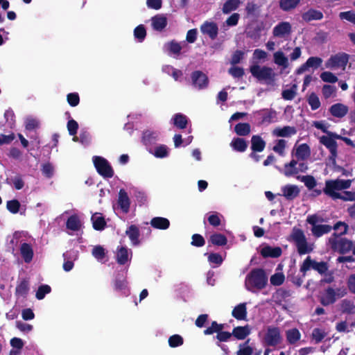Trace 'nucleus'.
Segmentation results:
<instances>
[{
	"instance_id": "obj_9",
	"label": "nucleus",
	"mask_w": 355,
	"mask_h": 355,
	"mask_svg": "<svg viewBox=\"0 0 355 355\" xmlns=\"http://www.w3.org/2000/svg\"><path fill=\"white\" fill-rule=\"evenodd\" d=\"M329 242L332 248L338 250L340 254H345L353 250L352 241L347 238H340L339 240L331 238Z\"/></svg>"
},
{
	"instance_id": "obj_39",
	"label": "nucleus",
	"mask_w": 355,
	"mask_h": 355,
	"mask_svg": "<svg viewBox=\"0 0 355 355\" xmlns=\"http://www.w3.org/2000/svg\"><path fill=\"white\" fill-rule=\"evenodd\" d=\"M250 131L251 126L248 123H239L234 126V132L239 136H247Z\"/></svg>"
},
{
	"instance_id": "obj_21",
	"label": "nucleus",
	"mask_w": 355,
	"mask_h": 355,
	"mask_svg": "<svg viewBox=\"0 0 355 355\" xmlns=\"http://www.w3.org/2000/svg\"><path fill=\"white\" fill-rule=\"evenodd\" d=\"M19 250L24 262L26 263H31L34 256V252L31 245L28 243H23L21 244Z\"/></svg>"
},
{
	"instance_id": "obj_29",
	"label": "nucleus",
	"mask_w": 355,
	"mask_h": 355,
	"mask_svg": "<svg viewBox=\"0 0 355 355\" xmlns=\"http://www.w3.org/2000/svg\"><path fill=\"white\" fill-rule=\"evenodd\" d=\"M232 316L239 320H245L247 317L246 303L236 305L232 311Z\"/></svg>"
},
{
	"instance_id": "obj_22",
	"label": "nucleus",
	"mask_w": 355,
	"mask_h": 355,
	"mask_svg": "<svg viewBox=\"0 0 355 355\" xmlns=\"http://www.w3.org/2000/svg\"><path fill=\"white\" fill-rule=\"evenodd\" d=\"M297 133V130L293 126L286 125L282 128L278 127L274 129L272 134L279 137H289Z\"/></svg>"
},
{
	"instance_id": "obj_19",
	"label": "nucleus",
	"mask_w": 355,
	"mask_h": 355,
	"mask_svg": "<svg viewBox=\"0 0 355 355\" xmlns=\"http://www.w3.org/2000/svg\"><path fill=\"white\" fill-rule=\"evenodd\" d=\"M30 291V282L28 278L22 279L16 286L15 294L17 297H26Z\"/></svg>"
},
{
	"instance_id": "obj_12",
	"label": "nucleus",
	"mask_w": 355,
	"mask_h": 355,
	"mask_svg": "<svg viewBox=\"0 0 355 355\" xmlns=\"http://www.w3.org/2000/svg\"><path fill=\"white\" fill-rule=\"evenodd\" d=\"M200 29L203 35H208L212 40H216L218 34V26L214 21H205L200 26Z\"/></svg>"
},
{
	"instance_id": "obj_49",
	"label": "nucleus",
	"mask_w": 355,
	"mask_h": 355,
	"mask_svg": "<svg viewBox=\"0 0 355 355\" xmlns=\"http://www.w3.org/2000/svg\"><path fill=\"white\" fill-rule=\"evenodd\" d=\"M297 86L293 85L290 89H284L282 92V96L284 100L291 101L296 96Z\"/></svg>"
},
{
	"instance_id": "obj_40",
	"label": "nucleus",
	"mask_w": 355,
	"mask_h": 355,
	"mask_svg": "<svg viewBox=\"0 0 355 355\" xmlns=\"http://www.w3.org/2000/svg\"><path fill=\"white\" fill-rule=\"evenodd\" d=\"M259 113L262 114L261 123H270L273 121V119L276 117V112L273 110H263Z\"/></svg>"
},
{
	"instance_id": "obj_53",
	"label": "nucleus",
	"mask_w": 355,
	"mask_h": 355,
	"mask_svg": "<svg viewBox=\"0 0 355 355\" xmlns=\"http://www.w3.org/2000/svg\"><path fill=\"white\" fill-rule=\"evenodd\" d=\"M205 255H208V261L209 263H214L216 266L221 265L223 261L222 256L218 253H205Z\"/></svg>"
},
{
	"instance_id": "obj_20",
	"label": "nucleus",
	"mask_w": 355,
	"mask_h": 355,
	"mask_svg": "<svg viewBox=\"0 0 355 355\" xmlns=\"http://www.w3.org/2000/svg\"><path fill=\"white\" fill-rule=\"evenodd\" d=\"M282 195L288 200H293L299 196L300 189L296 185L286 184L282 188Z\"/></svg>"
},
{
	"instance_id": "obj_57",
	"label": "nucleus",
	"mask_w": 355,
	"mask_h": 355,
	"mask_svg": "<svg viewBox=\"0 0 355 355\" xmlns=\"http://www.w3.org/2000/svg\"><path fill=\"white\" fill-rule=\"evenodd\" d=\"M207 220L210 225L213 227H218L221 224L219 214L217 212L211 213L207 218Z\"/></svg>"
},
{
	"instance_id": "obj_4",
	"label": "nucleus",
	"mask_w": 355,
	"mask_h": 355,
	"mask_svg": "<svg viewBox=\"0 0 355 355\" xmlns=\"http://www.w3.org/2000/svg\"><path fill=\"white\" fill-rule=\"evenodd\" d=\"M290 237L291 240L295 243L300 255L312 252L313 248L309 245L305 234L301 229L293 227Z\"/></svg>"
},
{
	"instance_id": "obj_26",
	"label": "nucleus",
	"mask_w": 355,
	"mask_h": 355,
	"mask_svg": "<svg viewBox=\"0 0 355 355\" xmlns=\"http://www.w3.org/2000/svg\"><path fill=\"white\" fill-rule=\"evenodd\" d=\"M229 327L227 324H218L216 321H213L210 327H207L203 333L205 334H226L230 333L228 331L225 329Z\"/></svg>"
},
{
	"instance_id": "obj_8",
	"label": "nucleus",
	"mask_w": 355,
	"mask_h": 355,
	"mask_svg": "<svg viewBox=\"0 0 355 355\" xmlns=\"http://www.w3.org/2000/svg\"><path fill=\"white\" fill-rule=\"evenodd\" d=\"M319 141L321 144L324 145L329 151V160L333 163L336 162V159L338 156V144L336 140L332 137L327 135H322L319 138Z\"/></svg>"
},
{
	"instance_id": "obj_11",
	"label": "nucleus",
	"mask_w": 355,
	"mask_h": 355,
	"mask_svg": "<svg viewBox=\"0 0 355 355\" xmlns=\"http://www.w3.org/2000/svg\"><path fill=\"white\" fill-rule=\"evenodd\" d=\"M192 85L198 89H203L207 87L209 78L207 76L201 71H194L191 76Z\"/></svg>"
},
{
	"instance_id": "obj_1",
	"label": "nucleus",
	"mask_w": 355,
	"mask_h": 355,
	"mask_svg": "<svg viewBox=\"0 0 355 355\" xmlns=\"http://www.w3.org/2000/svg\"><path fill=\"white\" fill-rule=\"evenodd\" d=\"M267 284L268 276L263 268H253L245 277V286L252 293L263 289Z\"/></svg>"
},
{
	"instance_id": "obj_7",
	"label": "nucleus",
	"mask_w": 355,
	"mask_h": 355,
	"mask_svg": "<svg viewBox=\"0 0 355 355\" xmlns=\"http://www.w3.org/2000/svg\"><path fill=\"white\" fill-rule=\"evenodd\" d=\"M349 60V55L345 53H339L331 55L326 62L325 67L329 69L345 67Z\"/></svg>"
},
{
	"instance_id": "obj_33",
	"label": "nucleus",
	"mask_w": 355,
	"mask_h": 355,
	"mask_svg": "<svg viewBox=\"0 0 355 355\" xmlns=\"http://www.w3.org/2000/svg\"><path fill=\"white\" fill-rule=\"evenodd\" d=\"M92 221L93 228L97 231H102L106 227V221L103 216H98V214L96 213L92 216L91 218Z\"/></svg>"
},
{
	"instance_id": "obj_31",
	"label": "nucleus",
	"mask_w": 355,
	"mask_h": 355,
	"mask_svg": "<svg viewBox=\"0 0 355 355\" xmlns=\"http://www.w3.org/2000/svg\"><path fill=\"white\" fill-rule=\"evenodd\" d=\"M232 148L237 152H245L248 148V142L243 138L236 137L230 143Z\"/></svg>"
},
{
	"instance_id": "obj_62",
	"label": "nucleus",
	"mask_w": 355,
	"mask_h": 355,
	"mask_svg": "<svg viewBox=\"0 0 355 355\" xmlns=\"http://www.w3.org/2000/svg\"><path fill=\"white\" fill-rule=\"evenodd\" d=\"M67 130L69 134L71 136H75L78 129V123L74 119H70L67 122Z\"/></svg>"
},
{
	"instance_id": "obj_17",
	"label": "nucleus",
	"mask_w": 355,
	"mask_h": 355,
	"mask_svg": "<svg viewBox=\"0 0 355 355\" xmlns=\"http://www.w3.org/2000/svg\"><path fill=\"white\" fill-rule=\"evenodd\" d=\"M260 254L263 258H278L282 255V250L279 246L272 247L266 245L261 248Z\"/></svg>"
},
{
	"instance_id": "obj_13",
	"label": "nucleus",
	"mask_w": 355,
	"mask_h": 355,
	"mask_svg": "<svg viewBox=\"0 0 355 355\" xmlns=\"http://www.w3.org/2000/svg\"><path fill=\"white\" fill-rule=\"evenodd\" d=\"M292 27L289 22L282 21L277 24L272 30V34L277 37H285L291 34Z\"/></svg>"
},
{
	"instance_id": "obj_64",
	"label": "nucleus",
	"mask_w": 355,
	"mask_h": 355,
	"mask_svg": "<svg viewBox=\"0 0 355 355\" xmlns=\"http://www.w3.org/2000/svg\"><path fill=\"white\" fill-rule=\"evenodd\" d=\"M341 19H345L355 25V13L352 11L341 12L339 15Z\"/></svg>"
},
{
	"instance_id": "obj_61",
	"label": "nucleus",
	"mask_w": 355,
	"mask_h": 355,
	"mask_svg": "<svg viewBox=\"0 0 355 355\" xmlns=\"http://www.w3.org/2000/svg\"><path fill=\"white\" fill-rule=\"evenodd\" d=\"M67 101L71 107L77 106L80 103V97L78 93H69L67 96Z\"/></svg>"
},
{
	"instance_id": "obj_10",
	"label": "nucleus",
	"mask_w": 355,
	"mask_h": 355,
	"mask_svg": "<svg viewBox=\"0 0 355 355\" xmlns=\"http://www.w3.org/2000/svg\"><path fill=\"white\" fill-rule=\"evenodd\" d=\"M114 289L116 292L121 293V295L128 296L130 291L128 287L126 277L123 274H117L113 282Z\"/></svg>"
},
{
	"instance_id": "obj_42",
	"label": "nucleus",
	"mask_w": 355,
	"mask_h": 355,
	"mask_svg": "<svg viewBox=\"0 0 355 355\" xmlns=\"http://www.w3.org/2000/svg\"><path fill=\"white\" fill-rule=\"evenodd\" d=\"M240 4V0H227L223 4L222 10L225 14H228L237 9Z\"/></svg>"
},
{
	"instance_id": "obj_46",
	"label": "nucleus",
	"mask_w": 355,
	"mask_h": 355,
	"mask_svg": "<svg viewBox=\"0 0 355 355\" xmlns=\"http://www.w3.org/2000/svg\"><path fill=\"white\" fill-rule=\"evenodd\" d=\"M51 291V288L47 284H43L38 287L36 292L35 297L37 300H40L44 298L45 295Z\"/></svg>"
},
{
	"instance_id": "obj_5",
	"label": "nucleus",
	"mask_w": 355,
	"mask_h": 355,
	"mask_svg": "<svg viewBox=\"0 0 355 355\" xmlns=\"http://www.w3.org/2000/svg\"><path fill=\"white\" fill-rule=\"evenodd\" d=\"M310 269L317 271L319 274L323 275L328 271L329 266L327 262H318L308 256L300 266V272H302L303 277L306 276V272Z\"/></svg>"
},
{
	"instance_id": "obj_18",
	"label": "nucleus",
	"mask_w": 355,
	"mask_h": 355,
	"mask_svg": "<svg viewBox=\"0 0 355 355\" xmlns=\"http://www.w3.org/2000/svg\"><path fill=\"white\" fill-rule=\"evenodd\" d=\"M336 301V293L334 288L329 287L324 293L320 297V302L323 306L333 304Z\"/></svg>"
},
{
	"instance_id": "obj_45",
	"label": "nucleus",
	"mask_w": 355,
	"mask_h": 355,
	"mask_svg": "<svg viewBox=\"0 0 355 355\" xmlns=\"http://www.w3.org/2000/svg\"><path fill=\"white\" fill-rule=\"evenodd\" d=\"M307 102L309 105L311 106L312 110H316L318 109L320 105V101L317 96V94L314 92H312L307 98Z\"/></svg>"
},
{
	"instance_id": "obj_54",
	"label": "nucleus",
	"mask_w": 355,
	"mask_h": 355,
	"mask_svg": "<svg viewBox=\"0 0 355 355\" xmlns=\"http://www.w3.org/2000/svg\"><path fill=\"white\" fill-rule=\"evenodd\" d=\"M285 280L284 275L282 272H277L270 277V284L273 286H280Z\"/></svg>"
},
{
	"instance_id": "obj_41",
	"label": "nucleus",
	"mask_w": 355,
	"mask_h": 355,
	"mask_svg": "<svg viewBox=\"0 0 355 355\" xmlns=\"http://www.w3.org/2000/svg\"><path fill=\"white\" fill-rule=\"evenodd\" d=\"M128 261V251L127 248L121 247L116 253V261L120 265L125 264Z\"/></svg>"
},
{
	"instance_id": "obj_52",
	"label": "nucleus",
	"mask_w": 355,
	"mask_h": 355,
	"mask_svg": "<svg viewBox=\"0 0 355 355\" xmlns=\"http://www.w3.org/2000/svg\"><path fill=\"white\" fill-rule=\"evenodd\" d=\"M320 78L322 81L329 83H335L338 80L337 76L330 71H324L321 73Z\"/></svg>"
},
{
	"instance_id": "obj_32",
	"label": "nucleus",
	"mask_w": 355,
	"mask_h": 355,
	"mask_svg": "<svg viewBox=\"0 0 355 355\" xmlns=\"http://www.w3.org/2000/svg\"><path fill=\"white\" fill-rule=\"evenodd\" d=\"M172 121L173 124L179 129L186 128L188 123L187 117L182 113L175 114Z\"/></svg>"
},
{
	"instance_id": "obj_34",
	"label": "nucleus",
	"mask_w": 355,
	"mask_h": 355,
	"mask_svg": "<svg viewBox=\"0 0 355 355\" xmlns=\"http://www.w3.org/2000/svg\"><path fill=\"white\" fill-rule=\"evenodd\" d=\"M125 234L128 236L133 245H138L139 243V230L136 225H131L126 230Z\"/></svg>"
},
{
	"instance_id": "obj_3",
	"label": "nucleus",
	"mask_w": 355,
	"mask_h": 355,
	"mask_svg": "<svg viewBox=\"0 0 355 355\" xmlns=\"http://www.w3.org/2000/svg\"><path fill=\"white\" fill-rule=\"evenodd\" d=\"M352 180H343L337 178L336 180H327L325 181V187L323 192L332 199L336 197H340V193L338 191L349 189L352 185Z\"/></svg>"
},
{
	"instance_id": "obj_60",
	"label": "nucleus",
	"mask_w": 355,
	"mask_h": 355,
	"mask_svg": "<svg viewBox=\"0 0 355 355\" xmlns=\"http://www.w3.org/2000/svg\"><path fill=\"white\" fill-rule=\"evenodd\" d=\"M322 62V60L319 57H310L306 62L308 68L313 67L315 69L318 68Z\"/></svg>"
},
{
	"instance_id": "obj_14",
	"label": "nucleus",
	"mask_w": 355,
	"mask_h": 355,
	"mask_svg": "<svg viewBox=\"0 0 355 355\" xmlns=\"http://www.w3.org/2000/svg\"><path fill=\"white\" fill-rule=\"evenodd\" d=\"M293 156H295L297 160L304 161L311 155V149L307 144H302L296 147L295 153L293 152Z\"/></svg>"
},
{
	"instance_id": "obj_48",
	"label": "nucleus",
	"mask_w": 355,
	"mask_h": 355,
	"mask_svg": "<svg viewBox=\"0 0 355 355\" xmlns=\"http://www.w3.org/2000/svg\"><path fill=\"white\" fill-rule=\"evenodd\" d=\"M21 204L18 200L14 199L7 201L6 208L12 214H17L19 212Z\"/></svg>"
},
{
	"instance_id": "obj_50",
	"label": "nucleus",
	"mask_w": 355,
	"mask_h": 355,
	"mask_svg": "<svg viewBox=\"0 0 355 355\" xmlns=\"http://www.w3.org/2000/svg\"><path fill=\"white\" fill-rule=\"evenodd\" d=\"M249 334H216V338L218 339V342H227L229 340L232 336H234L239 340H243Z\"/></svg>"
},
{
	"instance_id": "obj_44",
	"label": "nucleus",
	"mask_w": 355,
	"mask_h": 355,
	"mask_svg": "<svg viewBox=\"0 0 355 355\" xmlns=\"http://www.w3.org/2000/svg\"><path fill=\"white\" fill-rule=\"evenodd\" d=\"M297 180H300L301 182H304L305 186L308 188V189H313L317 184V182L315 178L312 175H303V176H297Z\"/></svg>"
},
{
	"instance_id": "obj_51",
	"label": "nucleus",
	"mask_w": 355,
	"mask_h": 355,
	"mask_svg": "<svg viewBox=\"0 0 355 355\" xmlns=\"http://www.w3.org/2000/svg\"><path fill=\"white\" fill-rule=\"evenodd\" d=\"M205 244V240L204 237L199 234H194L191 236V245L197 248L204 246Z\"/></svg>"
},
{
	"instance_id": "obj_15",
	"label": "nucleus",
	"mask_w": 355,
	"mask_h": 355,
	"mask_svg": "<svg viewBox=\"0 0 355 355\" xmlns=\"http://www.w3.org/2000/svg\"><path fill=\"white\" fill-rule=\"evenodd\" d=\"M117 204L123 213L127 214L129 211L130 200L127 192L123 189H120L119 192Z\"/></svg>"
},
{
	"instance_id": "obj_37",
	"label": "nucleus",
	"mask_w": 355,
	"mask_h": 355,
	"mask_svg": "<svg viewBox=\"0 0 355 355\" xmlns=\"http://www.w3.org/2000/svg\"><path fill=\"white\" fill-rule=\"evenodd\" d=\"M300 2V0H279V6L283 11L288 12L295 9Z\"/></svg>"
},
{
	"instance_id": "obj_6",
	"label": "nucleus",
	"mask_w": 355,
	"mask_h": 355,
	"mask_svg": "<svg viewBox=\"0 0 355 355\" xmlns=\"http://www.w3.org/2000/svg\"><path fill=\"white\" fill-rule=\"evenodd\" d=\"M94 165L98 173L104 178H111L114 176V170L108 161L100 156L93 157Z\"/></svg>"
},
{
	"instance_id": "obj_36",
	"label": "nucleus",
	"mask_w": 355,
	"mask_h": 355,
	"mask_svg": "<svg viewBox=\"0 0 355 355\" xmlns=\"http://www.w3.org/2000/svg\"><path fill=\"white\" fill-rule=\"evenodd\" d=\"M66 226L70 230L78 231L81 227V222L77 215H72L68 218Z\"/></svg>"
},
{
	"instance_id": "obj_58",
	"label": "nucleus",
	"mask_w": 355,
	"mask_h": 355,
	"mask_svg": "<svg viewBox=\"0 0 355 355\" xmlns=\"http://www.w3.org/2000/svg\"><path fill=\"white\" fill-rule=\"evenodd\" d=\"M286 145V141L284 139H279L277 144L273 146L272 150L279 155L283 156Z\"/></svg>"
},
{
	"instance_id": "obj_55",
	"label": "nucleus",
	"mask_w": 355,
	"mask_h": 355,
	"mask_svg": "<svg viewBox=\"0 0 355 355\" xmlns=\"http://www.w3.org/2000/svg\"><path fill=\"white\" fill-rule=\"evenodd\" d=\"M92 255L98 261L105 257V249L101 245H96L92 249Z\"/></svg>"
},
{
	"instance_id": "obj_2",
	"label": "nucleus",
	"mask_w": 355,
	"mask_h": 355,
	"mask_svg": "<svg viewBox=\"0 0 355 355\" xmlns=\"http://www.w3.org/2000/svg\"><path fill=\"white\" fill-rule=\"evenodd\" d=\"M250 71L260 83L263 82L269 85H273L275 83L277 74L271 67L254 64L250 67Z\"/></svg>"
},
{
	"instance_id": "obj_24",
	"label": "nucleus",
	"mask_w": 355,
	"mask_h": 355,
	"mask_svg": "<svg viewBox=\"0 0 355 355\" xmlns=\"http://www.w3.org/2000/svg\"><path fill=\"white\" fill-rule=\"evenodd\" d=\"M153 28L157 31H162L167 26V18L163 15H157L152 17Z\"/></svg>"
},
{
	"instance_id": "obj_28",
	"label": "nucleus",
	"mask_w": 355,
	"mask_h": 355,
	"mask_svg": "<svg viewBox=\"0 0 355 355\" xmlns=\"http://www.w3.org/2000/svg\"><path fill=\"white\" fill-rule=\"evenodd\" d=\"M266 141L259 135H253L251 138V150L254 152H262L266 148Z\"/></svg>"
},
{
	"instance_id": "obj_16",
	"label": "nucleus",
	"mask_w": 355,
	"mask_h": 355,
	"mask_svg": "<svg viewBox=\"0 0 355 355\" xmlns=\"http://www.w3.org/2000/svg\"><path fill=\"white\" fill-rule=\"evenodd\" d=\"M263 341L266 346L283 347L282 334H264Z\"/></svg>"
},
{
	"instance_id": "obj_43",
	"label": "nucleus",
	"mask_w": 355,
	"mask_h": 355,
	"mask_svg": "<svg viewBox=\"0 0 355 355\" xmlns=\"http://www.w3.org/2000/svg\"><path fill=\"white\" fill-rule=\"evenodd\" d=\"M340 311L345 313H354L355 305L351 300L345 299L341 301Z\"/></svg>"
},
{
	"instance_id": "obj_25",
	"label": "nucleus",
	"mask_w": 355,
	"mask_h": 355,
	"mask_svg": "<svg viewBox=\"0 0 355 355\" xmlns=\"http://www.w3.org/2000/svg\"><path fill=\"white\" fill-rule=\"evenodd\" d=\"M302 18L306 22L321 20L323 18V13L320 10L311 8L302 15Z\"/></svg>"
},
{
	"instance_id": "obj_38",
	"label": "nucleus",
	"mask_w": 355,
	"mask_h": 355,
	"mask_svg": "<svg viewBox=\"0 0 355 355\" xmlns=\"http://www.w3.org/2000/svg\"><path fill=\"white\" fill-rule=\"evenodd\" d=\"M274 62L278 66L282 67L286 69L288 67V60L287 57L285 56L284 53L282 51L275 52L273 55Z\"/></svg>"
},
{
	"instance_id": "obj_23",
	"label": "nucleus",
	"mask_w": 355,
	"mask_h": 355,
	"mask_svg": "<svg viewBox=\"0 0 355 355\" xmlns=\"http://www.w3.org/2000/svg\"><path fill=\"white\" fill-rule=\"evenodd\" d=\"M348 107L344 104L338 103L332 105L329 108L331 114L337 118H343L348 112Z\"/></svg>"
},
{
	"instance_id": "obj_27",
	"label": "nucleus",
	"mask_w": 355,
	"mask_h": 355,
	"mask_svg": "<svg viewBox=\"0 0 355 355\" xmlns=\"http://www.w3.org/2000/svg\"><path fill=\"white\" fill-rule=\"evenodd\" d=\"M150 225L157 230H166L170 226V221L164 217H154L150 220Z\"/></svg>"
},
{
	"instance_id": "obj_47",
	"label": "nucleus",
	"mask_w": 355,
	"mask_h": 355,
	"mask_svg": "<svg viewBox=\"0 0 355 355\" xmlns=\"http://www.w3.org/2000/svg\"><path fill=\"white\" fill-rule=\"evenodd\" d=\"M134 36L139 42H143L146 36V30L142 24L137 26L134 30Z\"/></svg>"
},
{
	"instance_id": "obj_30",
	"label": "nucleus",
	"mask_w": 355,
	"mask_h": 355,
	"mask_svg": "<svg viewBox=\"0 0 355 355\" xmlns=\"http://www.w3.org/2000/svg\"><path fill=\"white\" fill-rule=\"evenodd\" d=\"M208 243L209 245L224 246L227 243V239L223 234L214 233L210 236Z\"/></svg>"
},
{
	"instance_id": "obj_59",
	"label": "nucleus",
	"mask_w": 355,
	"mask_h": 355,
	"mask_svg": "<svg viewBox=\"0 0 355 355\" xmlns=\"http://www.w3.org/2000/svg\"><path fill=\"white\" fill-rule=\"evenodd\" d=\"M336 91V87L330 85H324L322 89V95L325 99L329 98Z\"/></svg>"
},
{
	"instance_id": "obj_63",
	"label": "nucleus",
	"mask_w": 355,
	"mask_h": 355,
	"mask_svg": "<svg viewBox=\"0 0 355 355\" xmlns=\"http://www.w3.org/2000/svg\"><path fill=\"white\" fill-rule=\"evenodd\" d=\"M340 199L344 201H355V192L345 191L343 194L340 193V197H336L334 200Z\"/></svg>"
},
{
	"instance_id": "obj_56",
	"label": "nucleus",
	"mask_w": 355,
	"mask_h": 355,
	"mask_svg": "<svg viewBox=\"0 0 355 355\" xmlns=\"http://www.w3.org/2000/svg\"><path fill=\"white\" fill-rule=\"evenodd\" d=\"M183 344V338L179 334H173L168 338V345L171 347H176Z\"/></svg>"
},
{
	"instance_id": "obj_35",
	"label": "nucleus",
	"mask_w": 355,
	"mask_h": 355,
	"mask_svg": "<svg viewBox=\"0 0 355 355\" xmlns=\"http://www.w3.org/2000/svg\"><path fill=\"white\" fill-rule=\"evenodd\" d=\"M332 230V227L329 225H318L312 227L311 232L315 237H320L325 234H328Z\"/></svg>"
}]
</instances>
